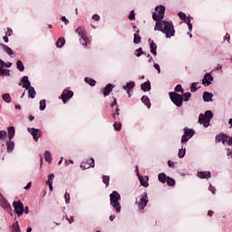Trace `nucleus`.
Masks as SVG:
<instances>
[{
	"label": "nucleus",
	"mask_w": 232,
	"mask_h": 232,
	"mask_svg": "<svg viewBox=\"0 0 232 232\" xmlns=\"http://www.w3.org/2000/svg\"><path fill=\"white\" fill-rule=\"evenodd\" d=\"M155 10L158 14H152V19L156 21L154 31L162 32V34H166L167 39L175 37V25H173V22L162 20L164 19V14H166V7L164 5H157Z\"/></svg>",
	"instance_id": "1"
},
{
	"label": "nucleus",
	"mask_w": 232,
	"mask_h": 232,
	"mask_svg": "<svg viewBox=\"0 0 232 232\" xmlns=\"http://www.w3.org/2000/svg\"><path fill=\"white\" fill-rule=\"evenodd\" d=\"M110 202L115 213H121V211H122V206H121V194L117 192V190H113L112 193L110 194Z\"/></svg>",
	"instance_id": "2"
},
{
	"label": "nucleus",
	"mask_w": 232,
	"mask_h": 232,
	"mask_svg": "<svg viewBox=\"0 0 232 232\" xmlns=\"http://www.w3.org/2000/svg\"><path fill=\"white\" fill-rule=\"evenodd\" d=\"M211 119H213V111H206L204 114H199L198 124H202L204 128H209V122H211Z\"/></svg>",
	"instance_id": "3"
},
{
	"label": "nucleus",
	"mask_w": 232,
	"mask_h": 232,
	"mask_svg": "<svg viewBox=\"0 0 232 232\" xmlns=\"http://www.w3.org/2000/svg\"><path fill=\"white\" fill-rule=\"evenodd\" d=\"M75 34H78V35L81 37L80 43H81V44H82V46H84V48H86V46H88V44H90V43H92V40L89 37H87L86 30L84 28L78 27L75 30Z\"/></svg>",
	"instance_id": "4"
},
{
	"label": "nucleus",
	"mask_w": 232,
	"mask_h": 232,
	"mask_svg": "<svg viewBox=\"0 0 232 232\" xmlns=\"http://www.w3.org/2000/svg\"><path fill=\"white\" fill-rule=\"evenodd\" d=\"M171 102L175 104L178 108H180L184 102V96L179 92H169V93Z\"/></svg>",
	"instance_id": "5"
},
{
	"label": "nucleus",
	"mask_w": 232,
	"mask_h": 232,
	"mask_svg": "<svg viewBox=\"0 0 232 232\" xmlns=\"http://www.w3.org/2000/svg\"><path fill=\"white\" fill-rule=\"evenodd\" d=\"M148 202H150V199H148V193L144 192L142 195L140 196V200H136V204L140 211H142L144 208L148 206Z\"/></svg>",
	"instance_id": "6"
},
{
	"label": "nucleus",
	"mask_w": 232,
	"mask_h": 232,
	"mask_svg": "<svg viewBox=\"0 0 232 232\" xmlns=\"http://www.w3.org/2000/svg\"><path fill=\"white\" fill-rule=\"evenodd\" d=\"M184 134L181 137V144H186L189 139H192V137L195 135V130L193 129H188V127H185L183 129Z\"/></svg>",
	"instance_id": "7"
},
{
	"label": "nucleus",
	"mask_w": 232,
	"mask_h": 232,
	"mask_svg": "<svg viewBox=\"0 0 232 232\" xmlns=\"http://www.w3.org/2000/svg\"><path fill=\"white\" fill-rule=\"evenodd\" d=\"M28 133H31L34 142H39V139L43 137V131H41V129H35V128H27Z\"/></svg>",
	"instance_id": "8"
},
{
	"label": "nucleus",
	"mask_w": 232,
	"mask_h": 232,
	"mask_svg": "<svg viewBox=\"0 0 232 232\" xmlns=\"http://www.w3.org/2000/svg\"><path fill=\"white\" fill-rule=\"evenodd\" d=\"M13 207L14 208V212L17 215V217H21L23 213H24V205L21 200L18 201H14L13 202Z\"/></svg>",
	"instance_id": "9"
},
{
	"label": "nucleus",
	"mask_w": 232,
	"mask_h": 232,
	"mask_svg": "<svg viewBox=\"0 0 232 232\" xmlns=\"http://www.w3.org/2000/svg\"><path fill=\"white\" fill-rule=\"evenodd\" d=\"M72 97H73V91L65 89L63 91L59 99H62L63 104H66V102H68V101H70V99H72Z\"/></svg>",
	"instance_id": "10"
},
{
	"label": "nucleus",
	"mask_w": 232,
	"mask_h": 232,
	"mask_svg": "<svg viewBox=\"0 0 232 232\" xmlns=\"http://www.w3.org/2000/svg\"><path fill=\"white\" fill-rule=\"evenodd\" d=\"M0 206L7 213H12V206L10 205V203H8V200H6L3 194H0Z\"/></svg>",
	"instance_id": "11"
},
{
	"label": "nucleus",
	"mask_w": 232,
	"mask_h": 232,
	"mask_svg": "<svg viewBox=\"0 0 232 232\" xmlns=\"http://www.w3.org/2000/svg\"><path fill=\"white\" fill-rule=\"evenodd\" d=\"M80 168L82 169H90V168H95V160L93 158H90L89 160H83Z\"/></svg>",
	"instance_id": "12"
},
{
	"label": "nucleus",
	"mask_w": 232,
	"mask_h": 232,
	"mask_svg": "<svg viewBox=\"0 0 232 232\" xmlns=\"http://www.w3.org/2000/svg\"><path fill=\"white\" fill-rule=\"evenodd\" d=\"M213 81L214 78L213 75H211V72H207L202 79V84H204L205 86H210Z\"/></svg>",
	"instance_id": "13"
},
{
	"label": "nucleus",
	"mask_w": 232,
	"mask_h": 232,
	"mask_svg": "<svg viewBox=\"0 0 232 232\" xmlns=\"http://www.w3.org/2000/svg\"><path fill=\"white\" fill-rule=\"evenodd\" d=\"M134 88H135V82L133 81L126 82V84L123 85V90H125L129 97H131V90H133Z\"/></svg>",
	"instance_id": "14"
},
{
	"label": "nucleus",
	"mask_w": 232,
	"mask_h": 232,
	"mask_svg": "<svg viewBox=\"0 0 232 232\" xmlns=\"http://www.w3.org/2000/svg\"><path fill=\"white\" fill-rule=\"evenodd\" d=\"M139 180L143 188H148L150 186L149 180L150 178L148 176H140L138 172Z\"/></svg>",
	"instance_id": "15"
},
{
	"label": "nucleus",
	"mask_w": 232,
	"mask_h": 232,
	"mask_svg": "<svg viewBox=\"0 0 232 232\" xmlns=\"http://www.w3.org/2000/svg\"><path fill=\"white\" fill-rule=\"evenodd\" d=\"M149 44H150V53H152V55H154V57H157V44H155V42H153V40H151V38H149Z\"/></svg>",
	"instance_id": "16"
},
{
	"label": "nucleus",
	"mask_w": 232,
	"mask_h": 232,
	"mask_svg": "<svg viewBox=\"0 0 232 232\" xmlns=\"http://www.w3.org/2000/svg\"><path fill=\"white\" fill-rule=\"evenodd\" d=\"M7 153H13L15 150V142L12 140H8L5 143Z\"/></svg>",
	"instance_id": "17"
},
{
	"label": "nucleus",
	"mask_w": 232,
	"mask_h": 232,
	"mask_svg": "<svg viewBox=\"0 0 232 232\" xmlns=\"http://www.w3.org/2000/svg\"><path fill=\"white\" fill-rule=\"evenodd\" d=\"M113 88H115V85L111 83H108L104 88H103V95L105 97H108L111 92H113Z\"/></svg>",
	"instance_id": "18"
},
{
	"label": "nucleus",
	"mask_w": 232,
	"mask_h": 232,
	"mask_svg": "<svg viewBox=\"0 0 232 232\" xmlns=\"http://www.w3.org/2000/svg\"><path fill=\"white\" fill-rule=\"evenodd\" d=\"M198 179H206L207 180H209L211 178V171H198Z\"/></svg>",
	"instance_id": "19"
},
{
	"label": "nucleus",
	"mask_w": 232,
	"mask_h": 232,
	"mask_svg": "<svg viewBox=\"0 0 232 232\" xmlns=\"http://www.w3.org/2000/svg\"><path fill=\"white\" fill-rule=\"evenodd\" d=\"M140 89L142 90V92H150L151 82H150V80H148L147 82H144L143 83H141Z\"/></svg>",
	"instance_id": "20"
},
{
	"label": "nucleus",
	"mask_w": 232,
	"mask_h": 232,
	"mask_svg": "<svg viewBox=\"0 0 232 232\" xmlns=\"http://www.w3.org/2000/svg\"><path fill=\"white\" fill-rule=\"evenodd\" d=\"M204 102H213V93L209 92H203Z\"/></svg>",
	"instance_id": "21"
},
{
	"label": "nucleus",
	"mask_w": 232,
	"mask_h": 232,
	"mask_svg": "<svg viewBox=\"0 0 232 232\" xmlns=\"http://www.w3.org/2000/svg\"><path fill=\"white\" fill-rule=\"evenodd\" d=\"M226 140H227V134L220 133L216 136V142H222V144H226Z\"/></svg>",
	"instance_id": "22"
},
{
	"label": "nucleus",
	"mask_w": 232,
	"mask_h": 232,
	"mask_svg": "<svg viewBox=\"0 0 232 232\" xmlns=\"http://www.w3.org/2000/svg\"><path fill=\"white\" fill-rule=\"evenodd\" d=\"M21 82H22V87L23 88H30L32 86V82H30V80L28 79V76H24L21 79Z\"/></svg>",
	"instance_id": "23"
},
{
	"label": "nucleus",
	"mask_w": 232,
	"mask_h": 232,
	"mask_svg": "<svg viewBox=\"0 0 232 232\" xmlns=\"http://www.w3.org/2000/svg\"><path fill=\"white\" fill-rule=\"evenodd\" d=\"M8 140H12L15 137V127L10 126L7 128Z\"/></svg>",
	"instance_id": "24"
},
{
	"label": "nucleus",
	"mask_w": 232,
	"mask_h": 232,
	"mask_svg": "<svg viewBox=\"0 0 232 232\" xmlns=\"http://www.w3.org/2000/svg\"><path fill=\"white\" fill-rule=\"evenodd\" d=\"M0 46L4 50V52H5V53H7V55H10V57H12V55H14V50H12V48H10L8 45H6L5 44H0Z\"/></svg>",
	"instance_id": "25"
},
{
	"label": "nucleus",
	"mask_w": 232,
	"mask_h": 232,
	"mask_svg": "<svg viewBox=\"0 0 232 232\" xmlns=\"http://www.w3.org/2000/svg\"><path fill=\"white\" fill-rule=\"evenodd\" d=\"M25 90H28V97L29 99H35V95H37V92H35V88L32 87V85L28 88H25Z\"/></svg>",
	"instance_id": "26"
},
{
	"label": "nucleus",
	"mask_w": 232,
	"mask_h": 232,
	"mask_svg": "<svg viewBox=\"0 0 232 232\" xmlns=\"http://www.w3.org/2000/svg\"><path fill=\"white\" fill-rule=\"evenodd\" d=\"M169 178V176L166 175L164 172H161L158 175V180L161 182V184H166Z\"/></svg>",
	"instance_id": "27"
},
{
	"label": "nucleus",
	"mask_w": 232,
	"mask_h": 232,
	"mask_svg": "<svg viewBox=\"0 0 232 232\" xmlns=\"http://www.w3.org/2000/svg\"><path fill=\"white\" fill-rule=\"evenodd\" d=\"M140 33V30L137 29L136 33L133 34V43L134 44H140V41L142 40V37H140V35H139V34Z\"/></svg>",
	"instance_id": "28"
},
{
	"label": "nucleus",
	"mask_w": 232,
	"mask_h": 232,
	"mask_svg": "<svg viewBox=\"0 0 232 232\" xmlns=\"http://www.w3.org/2000/svg\"><path fill=\"white\" fill-rule=\"evenodd\" d=\"M141 102H143V104H145V106H147L148 110H150V108H151V102H150V97H148L147 95H143L141 97Z\"/></svg>",
	"instance_id": "29"
},
{
	"label": "nucleus",
	"mask_w": 232,
	"mask_h": 232,
	"mask_svg": "<svg viewBox=\"0 0 232 232\" xmlns=\"http://www.w3.org/2000/svg\"><path fill=\"white\" fill-rule=\"evenodd\" d=\"M44 155L45 162H48V164H52V160H53V159L52 158V152H50V150H46Z\"/></svg>",
	"instance_id": "30"
},
{
	"label": "nucleus",
	"mask_w": 232,
	"mask_h": 232,
	"mask_svg": "<svg viewBox=\"0 0 232 232\" xmlns=\"http://www.w3.org/2000/svg\"><path fill=\"white\" fill-rule=\"evenodd\" d=\"M64 44H66V40L64 37H60L55 43L56 48H63Z\"/></svg>",
	"instance_id": "31"
},
{
	"label": "nucleus",
	"mask_w": 232,
	"mask_h": 232,
	"mask_svg": "<svg viewBox=\"0 0 232 232\" xmlns=\"http://www.w3.org/2000/svg\"><path fill=\"white\" fill-rule=\"evenodd\" d=\"M178 157L179 159H184V157H186V146H184V144H182L181 149L179 150Z\"/></svg>",
	"instance_id": "32"
},
{
	"label": "nucleus",
	"mask_w": 232,
	"mask_h": 232,
	"mask_svg": "<svg viewBox=\"0 0 232 232\" xmlns=\"http://www.w3.org/2000/svg\"><path fill=\"white\" fill-rule=\"evenodd\" d=\"M12 231L13 232H21V227H19V221L15 220V222L12 225Z\"/></svg>",
	"instance_id": "33"
},
{
	"label": "nucleus",
	"mask_w": 232,
	"mask_h": 232,
	"mask_svg": "<svg viewBox=\"0 0 232 232\" xmlns=\"http://www.w3.org/2000/svg\"><path fill=\"white\" fill-rule=\"evenodd\" d=\"M2 100L6 102L7 104H10L12 102V97L10 96V93H5L2 95Z\"/></svg>",
	"instance_id": "34"
},
{
	"label": "nucleus",
	"mask_w": 232,
	"mask_h": 232,
	"mask_svg": "<svg viewBox=\"0 0 232 232\" xmlns=\"http://www.w3.org/2000/svg\"><path fill=\"white\" fill-rule=\"evenodd\" d=\"M16 68L19 72H24V63H23V61L18 60L16 62Z\"/></svg>",
	"instance_id": "35"
},
{
	"label": "nucleus",
	"mask_w": 232,
	"mask_h": 232,
	"mask_svg": "<svg viewBox=\"0 0 232 232\" xmlns=\"http://www.w3.org/2000/svg\"><path fill=\"white\" fill-rule=\"evenodd\" d=\"M84 82L90 86H95V84H97V82L90 77H85Z\"/></svg>",
	"instance_id": "36"
},
{
	"label": "nucleus",
	"mask_w": 232,
	"mask_h": 232,
	"mask_svg": "<svg viewBox=\"0 0 232 232\" xmlns=\"http://www.w3.org/2000/svg\"><path fill=\"white\" fill-rule=\"evenodd\" d=\"M166 184H168V186H169L170 188H173L175 184H177V182L175 181V179L169 177L167 179Z\"/></svg>",
	"instance_id": "37"
},
{
	"label": "nucleus",
	"mask_w": 232,
	"mask_h": 232,
	"mask_svg": "<svg viewBox=\"0 0 232 232\" xmlns=\"http://www.w3.org/2000/svg\"><path fill=\"white\" fill-rule=\"evenodd\" d=\"M1 75H5V77H10V69H0V77Z\"/></svg>",
	"instance_id": "38"
},
{
	"label": "nucleus",
	"mask_w": 232,
	"mask_h": 232,
	"mask_svg": "<svg viewBox=\"0 0 232 232\" xmlns=\"http://www.w3.org/2000/svg\"><path fill=\"white\" fill-rule=\"evenodd\" d=\"M134 55H136V57H140V55H146V53H144V51H142V48L140 47L139 49H136L134 51Z\"/></svg>",
	"instance_id": "39"
},
{
	"label": "nucleus",
	"mask_w": 232,
	"mask_h": 232,
	"mask_svg": "<svg viewBox=\"0 0 232 232\" xmlns=\"http://www.w3.org/2000/svg\"><path fill=\"white\" fill-rule=\"evenodd\" d=\"M53 179H55V175L53 173L49 174L45 184H53Z\"/></svg>",
	"instance_id": "40"
},
{
	"label": "nucleus",
	"mask_w": 232,
	"mask_h": 232,
	"mask_svg": "<svg viewBox=\"0 0 232 232\" xmlns=\"http://www.w3.org/2000/svg\"><path fill=\"white\" fill-rule=\"evenodd\" d=\"M198 86V82H192L191 85H190V92L192 93H195V92H197L198 90V88L200 87H197Z\"/></svg>",
	"instance_id": "41"
},
{
	"label": "nucleus",
	"mask_w": 232,
	"mask_h": 232,
	"mask_svg": "<svg viewBox=\"0 0 232 232\" xmlns=\"http://www.w3.org/2000/svg\"><path fill=\"white\" fill-rule=\"evenodd\" d=\"M115 131H121L122 130V124L120 121H115L113 124Z\"/></svg>",
	"instance_id": "42"
},
{
	"label": "nucleus",
	"mask_w": 232,
	"mask_h": 232,
	"mask_svg": "<svg viewBox=\"0 0 232 232\" xmlns=\"http://www.w3.org/2000/svg\"><path fill=\"white\" fill-rule=\"evenodd\" d=\"M174 92L176 93H184V88H182V84L176 85L174 89Z\"/></svg>",
	"instance_id": "43"
},
{
	"label": "nucleus",
	"mask_w": 232,
	"mask_h": 232,
	"mask_svg": "<svg viewBox=\"0 0 232 232\" xmlns=\"http://www.w3.org/2000/svg\"><path fill=\"white\" fill-rule=\"evenodd\" d=\"M102 182H103V184H105L106 188H108V186H110V176L103 175L102 176Z\"/></svg>",
	"instance_id": "44"
},
{
	"label": "nucleus",
	"mask_w": 232,
	"mask_h": 232,
	"mask_svg": "<svg viewBox=\"0 0 232 232\" xmlns=\"http://www.w3.org/2000/svg\"><path fill=\"white\" fill-rule=\"evenodd\" d=\"M183 97V102H188L189 99H191V92H185L182 95Z\"/></svg>",
	"instance_id": "45"
},
{
	"label": "nucleus",
	"mask_w": 232,
	"mask_h": 232,
	"mask_svg": "<svg viewBox=\"0 0 232 232\" xmlns=\"http://www.w3.org/2000/svg\"><path fill=\"white\" fill-rule=\"evenodd\" d=\"M40 111H44L46 110V100L40 101Z\"/></svg>",
	"instance_id": "46"
},
{
	"label": "nucleus",
	"mask_w": 232,
	"mask_h": 232,
	"mask_svg": "<svg viewBox=\"0 0 232 232\" xmlns=\"http://www.w3.org/2000/svg\"><path fill=\"white\" fill-rule=\"evenodd\" d=\"M8 137L6 130H0V140H5Z\"/></svg>",
	"instance_id": "47"
},
{
	"label": "nucleus",
	"mask_w": 232,
	"mask_h": 232,
	"mask_svg": "<svg viewBox=\"0 0 232 232\" xmlns=\"http://www.w3.org/2000/svg\"><path fill=\"white\" fill-rule=\"evenodd\" d=\"M178 15L179 19H181V21H186V19L188 18V16L186 15V13L179 12Z\"/></svg>",
	"instance_id": "48"
},
{
	"label": "nucleus",
	"mask_w": 232,
	"mask_h": 232,
	"mask_svg": "<svg viewBox=\"0 0 232 232\" xmlns=\"http://www.w3.org/2000/svg\"><path fill=\"white\" fill-rule=\"evenodd\" d=\"M130 21H135V10H131L129 14Z\"/></svg>",
	"instance_id": "49"
},
{
	"label": "nucleus",
	"mask_w": 232,
	"mask_h": 232,
	"mask_svg": "<svg viewBox=\"0 0 232 232\" xmlns=\"http://www.w3.org/2000/svg\"><path fill=\"white\" fill-rule=\"evenodd\" d=\"M61 21H63V23H64L65 26H68V24H70V20H68L66 18V16H62Z\"/></svg>",
	"instance_id": "50"
},
{
	"label": "nucleus",
	"mask_w": 232,
	"mask_h": 232,
	"mask_svg": "<svg viewBox=\"0 0 232 232\" xmlns=\"http://www.w3.org/2000/svg\"><path fill=\"white\" fill-rule=\"evenodd\" d=\"M64 199H65V204H70V193L65 192Z\"/></svg>",
	"instance_id": "51"
},
{
	"label": "nucleus",
	"mask_w": 232,
	"mask_h": 232,
	"mask_svg": "<svg viewBox=\"0 0 232 232\" xmlns=\"http://www.w3.org/2000/svg\"><path fill=\"white\" fill-rule=\"evenodd\" d=\"M6 62L3 59H0V70H3L5 68Z\"/></svg>",
	"instance_id": "52"
},
{
	"label": "nucleus",
	"mask_w": 232,
	"mask_h": 232,
	"mask_svg": "<svg viewBox=\"0 0 232 232\" xmlns=\"http://www.w3.org/2000/svg\"><path fill=\"white\" fill-rule=\"evenodd\" d=\"M225 143H227V146H232V137L231 136H227V139L225 141Z\"/></svg>",
	"instance_id": "53"
},
{
	"label": "nucleus",
	"mask_w": 232,
	"mask_h": 232,
	"mask_svg": "<svg viewBox=\"0 0 232 232\" xmlns=\"http://www.w3.org/2000/svg\"><path fill=\"white\" fill-rule=\"evenodd\" d=\"M13 34H14V31L11 28H7V31L5 32V35L10 37L12 36Z\"/></svg>",
	"instance_id": "54"
},
{
	"label": "nucleus",
	"mask_w": 232,
	"mask_h": 232,
	"mask_svg": "<svg viewBox=\"0 0 232 232\" xmlns=\"http://www.w3.org/2000/svg\"><path fill=\"white\" fill-rule=\"evenodd\" d=\"M208 190L211 191V193H213V195H215L217 188H215V187H213V185H209L208 187Z\"/></svg>",
	"instance_id": "55"
},
{
	"label": "nucleus",
	"mask_w": 232,
	"mask_h": 232,
	"mask_svg": "<svg viewBox=\"0 0 232 232\" xmlns=\"http://www.w3.org/2000/svg\"><path fill=\"white\" fill-rule=\"evenodd\" d=\"M224 41H227L228 43H230L231 35H229L228 33H227L226 35L224 36Z\"/></svg>",
	"instance_id": "56"
},
{
	"label": "nucleus",
	"mask_w": 232,
	"mask_h": 232,
	"mask_svg": "<svg viewBox=\"0 0 232 232\" xmlns=\"http://www.w3.org/2000/svg\"><path fill=\"white\" fill-rule=\"evenodd\" d=\"M92 19L93 21H101V16H99V14H95L92 15Z\"/></svg>",
	"instance_id": "57"
},
{
	"label": "nucleus",
	"mask_w": 232,
	"mask_h": 232,
	"mask_svg": "<svg viewBox=\"0 0 232 232\" xmlns=\"http://www.w3.org/2000/svg\"><path fill=\"white\" fill-rule=\"evenodd\" d=\"M168 166H169V168H172L173 169H175V162L169 160Z\"/></svg>",
	"instance_id": "58"
},
{
	"label": "nucleus",
	"mask_w": 232,
	"mask_h": 232,
	"mask_svg": "<svg viewBox=\"0 0 232 232\" xmlns=\"http://www.w3.org/2000/svg\"><path fill=\"white\" fill-rule=\"evenodd\" d=\"M153 66L155 70H157L158 73H160V65H159V63H154Z\"/></svg>",
	"instance_id": "59"
},
{
	"label": "nucleus",
	"mask_w": 232,
	"mask_h": 232,
	"mask_svg": "<svg viewBox=\"0 0 232 232\" xmlns=\"http://www.w3.org/2000/svg\"><path fill=\"white\" fill-rule=\"evenodd\" d=\"M117 106V98L113 97V102L111 103V108Z\"/></svg>",
	"instance_id": "60"
},
{
	"label": "nucleus",
	"mask_w": 232,
	"mask_h": 232,
	"mask_svg": "<svg viewBox=\"0 0 232 232\" xmlns=\"http://www.w3.org/2000/svg\"><path fill=\"white\" fill-rule=\"evenodd\" d=\"M66 220H68L69 224H72L73 222V217L68 218V216H65Z\"/></svg>",
	"instance_id": "61"
},
{
	"label": "nucleus",
	"mask_w": 232,
	"mask_h": 232,
	"mask_svg": "<svg viewBox=\"0 0 232 232\" xmlns=\"http://www.w3.org/2000/svg\"><path fill=\"white\" fill-rule=\"evenodd\" d=\"M227 157H231V159H232V149H227Z\"/></svg>",
	"instance_id": "62"
},
{
	"label": "nucleus",
	"mask_w": 232,
	"mask_h": 232,
	"mask_svg": "<svg viewBox=\"0 0 232 232\" xmlns=\"http://www.w3.org/2000/svg\"><path fill=\"white\" fill-rule=\"evenodd\" d=\"M191 19H193V17L188 16V18H186V21H184V23H186L187 24H191Z\"/></svg>",
	"instance_id": "63"
},
{
	"label": "nucleus",
	"mask_w": 232,
	"mask_h": 232,
	"mask_svg": "<svg viewBox=\"0 0 232 232\" xmlns=\"http://www.w3.org/2000/svg\"><path fill=\"white\" fill-rule=\"evenodd\" d=\"M30 188H32V181L28 182L27 185L24 188V189H30Z\"/></svg>",
	"instance_id": "64"
}]
</instances>
